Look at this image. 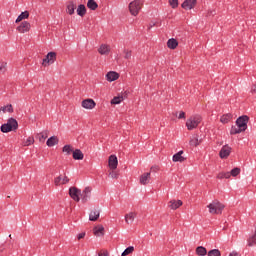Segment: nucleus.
<instances>
[{
	"instance_id": "f257e3e1",
	"label": "nucleus",
	"mask_w": 256,
	"mask_h": 256,
	"mask_svg": "<svg viewBox=\"0 0 256 256\" xmlns=\"http://www.w3.org/2000/svg\"><path fill=\"white\" fill-rule=\"evenodd\" d=\"M247 123H249V117L240 116L236 120V126L231 127L230 135H237L239 133H243V131H247Z\"/></svg>"
},
{
	"instance_id": "f03ea898",
	"label": "nucleus",
	"mask_w": 256,
	"mask_h": 256,
	"mask_svg": "<svg viewBox=\"0 0 256 256\" xmlns=\"http://www.w3.org/2000/svg\"><path fill=\"white\" fill-rule=\"evenodd\" d=\"M207 208L209 209V213L211 215H221V213H223V209H225V205L219 200H213L207 205Z\"/></svg>"
},
{
	"instance_id": "7ed1b4c3",
	"label": "nucleus",
	"mask_w": 256,
	"mask_h": 256,
	"mask_svg": "<svg viewBox=\"0 0 256 256\" xmlns=\"http://www.w3.org/2000/svg\"><path fill=\"white\" fill-rule=\"evenodd\" d=\"M17 127H19V123H17V120L15 118L8 119L6 124H2L1 131L2 133H10V131L17 130Z\"/></svg>"
},
{
	"instance_id": "20e7f679",
	"label": "nucleus",
	"mask_w": 256,
	"mask_h": 256,
	"mask_svg": "<svg viewBox=\"0 0 256 256\" xmlns=\"http://www.w3.org/2000/svg\"><path fill=\"white\" fill-rule=\"evenodd\" d=\"M202 118L200 115H194L191 116L187 121H186V127L188 131H193V129H197L199 127V123H201Z\"/></svg>"
},
{
	"instance_id": "39448f33",
	"label": "nucleus",
	"mask_w": 256,
	"mask_h": 256,
	"mask_svg": "<svg viewBox=\"0 0 256 256\" xmlns=\"http://www.w3.org/2000/svg\"><path fill=\"white\" fill-rule=\"evenodd\" d=\"M241 174V168H234L230 172H219L217 175V179H231V177H237V175Z\"/></svg>"
},
{
	"instance_id": "423d86ee",
	"label": "nucleus",
	"mask_w": 256,
	"mask_h": 256,
	"mask_svg": "<svg viewBox=\"0 0 256 256\" xmlns=\"http://www.w3.org/2000/svg\"><path fill=\"white\" fill-rule=\"evenodd\" d=\"M141 7H143V2L139 0H134L129 4V11L131 15L137 17L139 15V11H141Z\"/></svg>"
},
{
	"instance_id": "0eeeda50",
	"label": "nucleus",
	"mask_w": 256,
	"mask_h": 256,
	"mask_svg": "<svg viewBox=\"0 0 256 256\" xmlns=\"http://www.w3.org/2000/svg\"><path fill=\"white\" fill-rule=\"evenodd\" d=\"M57 61V53L49 52L46 57L42 60V65L47 67L49 65H53Z\"/></svg>"
},
{
	"instance_id": "6e6552de",
	"label": "nucleus",
	"mask_w": 256,
	"mask_h": 256,
	"mask_svg": "<svg viewBox=\"0 0 256 256\" xmlns=\"http://www.w3.org/2000/svg\"><path fill=\"white\" fill-rule=\"evenodd\" d=\"M31 31V23L27 21L21 22V24L17 27L18 33H29Z\"/></svg>"
},
{
	"instance_id": "1a4fd4ad",
	"label": "nucleus",
	"mask_w": 256,
	"mask_h": 256,
	"mask_svg": "<svg viewBox=\"0 0 256 256\" xmlns=\"http://www.w3.org/2000/svg\"><path fill=\"white\" fill-rule=\"evenodd\" d=\"M117 165H119V160L117 159L116 155H110L108 158V167L112 171H115L117 169Z\"/></svg>"
},
{
	"instance_id": "9d476101",
	"label": "nucleus",
	"mask_w": 256,
	"mask_h": 256,
	"mask_svg": "<svg viewBox=\"0 0 256 256\" xmlns=\"http://www.w3.org/2000/svg\"><path fill=\"white\" fill-rule=\"evenodd\" d=\"M83 109H95L97 103H95V100L94 99H91V98H88V99H85L82 101L81 103Z\"/></svg>"
},
{
	"instance_id": "9b49d317",
	"label": "nucleus",
	"mask_w": 256,
	"mask_h": 256,
	"mask_svg": "<svg viewBox=\"0 0 256 256\" xmlns=\"http://www.w3.org/2000/svg\"><path fill=\"white\" fill-rule=\"evenodd\" d=\"M69 195L73 201L79 202L81 198H79V195H81V190L77 189V187H71L69 189Z\"/></svg>"
},
{
	"instance_id": "f8f14e48",
	"label": "nucleus",
	"mask_w": 256,
	"mask_h": 256,
	"mask_svg": "<svg viewBox=\"0 0 256 256\" xmlns=\"http://www.w3.org/2000/svg\"><path fill=\"white\" fill-rule=\"evenodd\" d=\"M219 155H220V159H227V157H229L231 155V146L224 145L221 148Z\"/></svg>"
},
{
	"instance_id": "ddd939ff",
	"label": "nucleus",
	"mask_w": 256,
	"mask_h": 256,
	"mask_svg": "<svg viewBox=\"0 0 256 256\" xmlns=\"http://www.w3.org/2000/svg\"><path fill=\"white\" fill-rule=\"evenodd\" d=\"M197 5V0H185L182 3V9H185L186 11H190L191 9H194Z\"/></svg>"
},
{
	"instance_id": "4468645a",
	"label": "nucleus",
	"mask_w": 256,
	"mask_h": 256,
	"mask_svg": "<svg viewBox=\"0 0 256 256\" xmlns=\"http://www.w3.org/2000/svg\"><path fill=\"white\" fill-rule=\"evenodd\" d=\"M150 181H151V172L143 173L140 176V179H139L140 185H149Z\"/></svg>"
},
{
	"instance_id": "2eb2a0df",
	"label": "nucleus",
	"mask_w": 256,
	"mask_h": 256,
	"mask_svg": "<svg viewBox=\"0 0 256 256\" xmlns=\"http://www.w3.org/2000/svg\"><path fill=\"white\" fill-rule=\"evenodd\" d=\"M93 234L95 235V237H104L105 227H103V225L95 226L93 229Z\"/></svg>"
},
{
	"instance_id": "dca6fc26",
	"label": "nucleus",
	"mask_w": 256,
	"mask_h": 256,
	"mask_svg": "<svg viewBox=\"0 0 256 256\" xmlns=\"http://www.w3.org/2000/svg\"><path fill=\"white\" fill-rule=\"evenodd\" d=\"M183 205V201L181 200H170L168 203V207L173 211L179 209Z\"/></svg>"
},
{
	"instance_id": "f3484780",
	"label": "nucleus",
	"mask_w": 256,
	"mask_h": 256,
	"mask_svg": "<svg viewBox=\"0 0 256 256\" xmlns=\"http://www.w3.org/2000/svg\"><path fill=\"white\" fill-rule=\"evenodd\" d=\"M174 163H183L185 157H183V150H180L178 153L174 154L172 157Z\"/></svg>"
},
{
	"instance_id": "a211bd4d",
	"label": "nucleus",
	"mask_w": 256,
	"mask_h": 256,
	"mask_svg": "<svg viewBox=\"0 0 256 256\" xmlns=\"http://www.w3.org/2000/svg\"><path fill=\"white\" fill-rule=\"evenodd\" d=\"M106 79L110 83L113 81H117V79H119V73H117L115 71H110L106 74Z\"/></svg>"
},
{
	"instance_id": "6ab92c4d",
	"label": "nucleus",
	"mask_w": 256,
	"mask_h": 256,
	"mask_svg": "<svg viewBox=\"0 0 256 256\" xmlns=\"http://www.w3.org/2000/svg\"><path fill=\"white\" fill-rule=\"evenodd\" d=\"M110 51H111V48L109 47V45H106V44H102L98 49V52L100 53V55H109Z\"/></svg>"
},
{
	"instance_id": "aec40b11",
	"label": "nucleus",
	"mask_w": 256,
	"mask_h": 256,
	"mask_svg": "<svg viewBox=\"0 0 256 256\" xmlns=\"http://www.w3.org/2000/svg\"><path fill=\"white\" fill-rule=\"evenodd\" d=\"M59 144V138H57V136H52L50 137L47 142H46V145L48 147H55V145H58Z\"/></svg>"
},
{
	"instance_id": "412c9836",
	"label": "nucleus",
	"mask_w": 256,
	"mask_h": 256,
	"mask_svg": "<svg viewBox=\"0 0 256 256\" xmlns=\"http://www.w3.org/2000/svg\"><path fill=\"white\" fill-rule=\"evenodd\" d=\"M76 13L79 15V17H85V15H87V8L85 5L80 4L76 10Z\"/></svg>"
},
{
	"instance_id": "4be33fe9",
	"label": "nucleus",
	"mask_w": 256,
	"mask_h": 256,
	"mask_svg": "<svg viewBox=\"0 0 256 256\" xmlns=\"http://www.w3.org/2000/svg\"><path fill=\"white\" fill-rule=\"evenodd\" d=\"M85 156L83 155V152L79 149H76L74 152H73V159H75V161H83V158Z\"/></svg>"
},
{
	"instance_id": "5701e85b",
	"label": "nucleus",
	"mask_w": 256,
	"mask_h": 256,
	"mask_svg": "<svg viewBox=\"0 0 256 256\" xmlns=\"http://www.w3.org/2000/svg\"><path fill=\"white\" fill-rule=\"evenodd\" d=\"M99 215H101V212L97 209H94L90 212L89 220L90 221H97V219H99Z\"/></svg>"
},
{
	"instance_id": "b1692460",
	"label": "nucleus",
	"mask_w": 256,
	"mask_h": 256,
	"mask_svg": "<svg viewBox=\"0 0 256 256\" xmlns=\"http://www.w3.org/2000/svg\"><path fill=\"white\" fill-rule=\"evenodd\" d=\"M75 9H76L75 3L69 2L66 6V13H68V15H74Z\"/></svg>"
},
{
	"instance_id": "393cba45",
	"label": "nucleus",
	"mask_w": 256,
	"mask_h": 256,
	"mask_svg": "<svg viewBox=\"0 0 256 256\" xmlns=\"http://www.w3.org/2000/svg\"><path fill=\"white\" fill-rule=\"evenodd\" d=\"M178 45H179V42H177V39L171 38L167 41L168 49H177Z\"/></svg>"
},
{
	"instance_id": "a878e982",
	"label": "nucleus",
	"mask_w": 256,
	"mask_h": 256,
	"mask_svg": "<svg viewBox=\"0 0 256 256\" xmlns=\"http://www.w3.org/2000/svg\"><path fill=\"white\" fill-rule=\"evenodd\" d=\"M135 217H137V214L135 212H129L125 215L126 223H133V221H135Z\"/></svg>"
},
{
	"instance_id": "bb28decb",
	"label": "nucleus",
	"mask_w": 256,
	"mask_h": 256,
	"mask_svg": "<svg viewBox=\"0 0 256 256\" xmlns=\"http://www.w3.org/2000/svg\"><path fill=\"white\" fill-rule=\"evenodd\" d=\"M81 196H82L83 201H87V199L91 197V187H86L83 190Z\"/></svg>"
},
{
	"instance_id": "cd10ccee",
	"label": "nucleus",
	"mask_w": 256,
	"mask_h": 256,
	"mask_svg": "<svg viewBox=\"0 0 256 256\" xmlns=\"http://www.w3.org/2000/svg\"><path fill=\"white\" fill-rule=\"evenodd\" d=\"M29 19V11L22 12L16 19L15 23H21V21Z\"/></svg>"
},
{
	"instance_id": "c85d7f7f",
	"label": "nucleus",
	"mask_w": 256,
	"mask_h": 256,
	"mask_svg": "<svg viewBox=\"0 0 256 256\" xmlns=\"http://www.w3.org/2000/svg\"><path fill=\"white\" fill-rule=\"evenodd\" d=\"M39 141L41 143H43L45 141V139H47L49 137V131L47 130H44L42 132H40L38 135H37Z\"/></svg>"
},
{
	"instance_id": "c756f323",
	"label": "nucleus",
	"mask_w": 256,
	"mask_h": 256,
	"mask_svg": "<svg viewBox=\"0 0 256 256\" xmlns=\"http://www.w3.org/2000/svg\"><path fill=\"white\" fill-rule=\"evenodd\" d=\"M231 119H233V115L231 113H228V114L222 115L220 118V121L223 124H227V123H229V121H231Z\"/></svg>"
},
{
	"instance_id": "7c9ffc66",
	"label": "nucleus",
	"mask_w": 256,
	"mask_h": 256,
	"mask_svg": "<svg viewBox=\"0 0 256 256\" xmlns=\"http://www.w3.org/2000/svg\"><path fill=\"white\" fill-rule=\"evenodd\" d=\"M87 7L88 9H91V11H96L99 5L97 4V2H95V0H88Z\"/></svg>"
},
{
	"instance_id": "2f4dec72",
	"label": "nucleus",
	"mask_w": 256,
	"mask_h": 256,
	"mask_svg": "<svg viewBox=\"0 0 256 256\" xmlns=\"http://www.w3.org/2000/svg\"><path fill=\"white\" fill-rule=\"evenodd\" d=\"M196 254L199 256H205L207 255V248L203 246H198L196 248Z\"/></svg>"
},
{
	"instance_id": "473e14b6",
	"label": "nucleus",
	"mask_w": 256,
	"mask_h": 256,
	"mask_svg": "<svg viewBox=\"0 0 256 256\" xmlns=\"http://www.w3.org/2000/svg\"><path fill=\"white\" fill-rule=\"evenodd\" d=\"M247 245H248V247H255V245H256V236H255V234L251 235L247 239Z\"/></svg>"
},
{
	"instance_id": "72a5a7b5",
	"label": "nucleus",
	"mask_w": 256,
	"mask_h": 256,
	"mask_svg": "<svg viewBox=\"0 0 256 256\" xmlns=\"http://www.w3.org/2000/svg\"><path fill=\"white\" fill-rule=\"evenodd\" d=\"M0 111H2L3 113H13V105L8 104L6 106H3L0 108Z\"/></svg>"
},
{
	"instance_id": "f704fd0d",
	"label": "nucleus",
	"mask_w": 256,
	"mask_h": 256,
	"mask_svg": "<svg viewBox=\"0 0 256 256\" xmlns=\"http://www.w3.org/2000/svg\"><path fill=\"white\" fill-rule=\"evenodd\" d=\"M123 101V96H115L111 100V105H119Z\"/></svg>"
},
{
	"instance_id": "c9c22d12",
	"label": "nucleus",
	"mask_w": 256,
	"mask_h": 256,
	"mask_svg": "<svg viewBox=\"0 0 256 256\" xmlns=\"http://www.w3.org/2000/svg\"><path fill=\"white\" fill-rule=\"evenodd\" d=\"M134 251H135V247L130 246V247L126 248V249L122 252L121 256L131 255V253H133Z\"/></svg>"
},
{
	"instance_id": "e433bc0d",
	"label": "nucleus",
	"mask_w": 256,
	"mask_h": 256,
	"mask_svg": "<svg viewBox=\"0 0 256 256\" xmlns=\"http://www.w3.org/2000/svg\"><path fill=\"white\" fill-rule=\"evenodd\" d=\"M35 143V138H33V137H28L27 139H26V141H24V147H29V145H33Z\"/></svg>"
},
{
	"instance_id": "4c0bfd02",
	"label": "nucleus",
	"mask_w": 256,
	"mask_h": 256,
	"mask_svg": "<svg viewBox=\"0 0 256 256\" xmlns=\"http://www.w3.org/2000/svg\"><path fill=\"white\" fill-rule=\"evenodd\" d=\"M63 153H67V155H71V153H73V147H71V145H65L63 147Z\"/></svg>"
},
{
	"instance_id": "58836bf2",
	"label": "nucleus",
	"mask_w": 256,
	"mask_h": 256,
	"mask_svg": "<svg viewBox=\"0 0 256 256\" xmlns=\"http://www.w3.org/2000/svg\"><path fill=\"white\" fill-rule=\"evenodd\" d=\"M208 256H221V251L219 249H212L208 252Z\"/></svg>"
},
{
	"instance_id": "ea45409f",
	"label": "nucleus",
	"mask_w": 256,
	"mask_h": 256,
	"mask_svg": "<svg viewBox=\"0 0 256 256\" xmlns=\"http://www.w3.org/2000/svg\"><path fill=\"white\" fill-rule=\"evenodd\" d=\"M190 145H191V147H197V145H199V138H197V137H193V138H191V140H190Z\"/></svg>"
},
{
	"instance_id": "a19ab883",
	"label": "nucleus",
	"mask_w": 256,
	"mask_h": 256,
	"mask_svg": "<svg viewBox=\"0 0 256 256\" xmlns=\"http://www.w3.org/2000/svg\"><path fill=\"white\" fill-rule=\"evenodd\" d=\"M169 4L171 5L172 9H177V7H179V0H169Z\"/></svg>"
},
{
	"instance_id": "79ce46f5",
	"label": "nucleus",
	"mask_w": 256,
	"mask_h": 256,
	"mask_svg": "<svg viewBox=\"0 0 256 256\" xmlns=\"http://www.w3.org/2000/svg\"><path fill=\"white\" fill-rule=\"evenodd\" d=\"M62 181L63 180H62L61 176H58L54 179V184L56 185V187H59V185H63Z\"/></svg>"
},
{
	"instance_id": "37998d69",
	"label": "nucleus",
	"mask_w": 256,
	"mask_h": 256,
	"mask_svg": "<svg viewBox=\"0 0 256 256\" xmlns=\"http://www.w3.org/2000/svg\"><path fill=\"white\" fill-rule=\"evenodd\" d=\"M109 175H110V177H111L112 179H118V177H119V173H117V171H115V170H112V171L109 173Z\"/></svg>"
},
{
	"instance_id": "c03bdc74",
	"label": "nucleus",
	"mask_w": 256,
	"mask_h": 256,
	"mask_svg": "<svg viewBox=\"0 0 256 256\" xmlns=\"http://www.w3.org/2000/svg\"><path fill=\"white\" fill-rule=\"evenodd\" d=\"M131 55H132L131 50H124V57L126 59H131Z\"/></svg>"
},
{
	"instance_id": "a18cd8bd",
	"label": "nucleus",
	"mask_w": 256,
	"mask_h": 256,
	"mask_svg": "<svg viewBox=\"0 0 256 256\" xmlns=\"http://www.w3.org/2000/svg\"><path fill=\"white\" fill-rule=\"evenodd\" d=\"M98 256H109V252L107 250L100 251Z\"/></svg>"
},
{
	"instance_id": "49530a36",
	"label": "nucleus",
	"mask_w": 256,
	"mask_h": 256,
	"mask_svg": "<svg viewBox=\"0 0 256 256\" xmlns=\"http://www.w3.org/2000/svg\"><path fill=\"white\" fill-rule=\"evenodd\" d=\"M67 183H69V177L64 176V178H62V185H67Z\"/></svg>"
},
{
	"instance_id": "de8ad7c7",
	"label": "nucleus",
	"mask_w": 256,
	"mask_h": 256,
	"mask_svg": "<svg viewBox=\"0 0 256 256\" xmlns=\"http://www.w3.org/2000/svg\"><path fill=\"white\" fill-rule=\"evenodd\" d=\"M77 238H78V240L84 239L85 238V232H82V233L78 234Z\"/></svg>"
},
{
	"instance_id": "09e8293b",
	"label": "nucleus",
	"mask_w": 256,
	"mask_h": 256,
	"mask_svg": "<svg viewBox=\"0 0 256 256\" xmlns=\"http://www.w3.org/2000/svg\"><path fill=\"white\" fill-rule=\"evenodd\" d=\"M178 119H185V112L181 111L179 113Z\"/></svg>"
},
{
	"instance_id": "8fccbe9b",
	"label": "nucleus",
	"mask_w": 256,
	"mask_h": 256,
	"mask_svg": "<svg viewBox=\"0 0 256 256\" xmlns=\"http://www.w3.org/2000/svg\"><path fill=\"white\" fill-rule=\"evenodd\" d=\"M229 256H241V254H239V252L237 251H232Z\"/></svg>"
},
{
	"instance_id": "3c124183",
	"label": "nucleus",
	"mask_w": 256,
	"mask_h": 256,
	"mask_svg": "<svg viewBox=\"0 0 256 256\" xmlns=\"http://www.w3.org/2000/svg\"><path fill=\"white\" fill-rule=\"evenodd\" d=\"M151 27H155V23H150V25H149V29H151Z\"/></svg>"
},
{
	"instance_id": "603ef678",
	"label": "nucleus",
	"mask_w": 256,
	"mask_h": 256,
	"mask_svg": "<svg viewBox=\"0 0 256 256\" xmlns=\"http://www.w3.org/2000/svg\"><path fill=\"white\" fill-rule=\"evenodd\" d=\"M5 69V66H0V71H3Z\"/></svg>"
},
{
	"instance_id": "864d4df0",
	"label": "nucleus",
	"mask_w": 256,
	"mask_h": 256,
	"mask_svg": "<svg viewBox=\"0 0 256 256\" xmlns=\"http://www.w3.org/2000/svg\"><path fill=\"white\" fill-rule=\"evenodd\" d=\"M252 91H253L254 93H256V88H252Z\"/></svg>"
}]
</instances>
